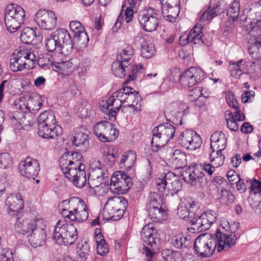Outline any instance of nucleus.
<instances>
[{
    "mask_svg": "<svg viewBox=\"0 0 261 261\" xmlns=\"http://www.w3.org/2000/svg\"><path fill=\"white\" fill-rule=\"evenodd\" d=\"M17 217L18 220L15 224V230L17 233L28 235L31 229L35 228V225H37V218L33 220L25 219L21 221L19 219V216Z\"/></svg>",
    "mask_w": 261,
    "mask_h": 261,
    "instance_id": "31",
    "label": "nucleus"
},
{
    "mask_svg": "<svg viewBox=\"0 0 261 261\" xmlns=\"http://www.w3.org/2000/svg\"><path fill=\"white\" fill-rule=\"evenodd\" d=\"M143 242L151 247L155 246L159 241V235L153 224L148 223L144 226L141 232Z\"/></svg>",
    "mask_w": 261,
    "mask_h": 261,
    "instance_id": "26",
    "label": "nucleus"
},
{
    "mask_svg": "<svg viewBox=\"0 0 261 261\" xmlns=\"http://www.w3.org/2000/svg\"><path fill=\"white\" fill-rule=\"evenodd\" d=\"M225 135L221 131L215 132L211 137V148L216 151H223L226 147Z\"/></svg>",
    "mask_w": 261,
    "mask_h": 261,
    "instance_id": "30",
    "label": "nucleus"
},
{
    "mask_svg": "<svg viewBox=\"0 0 261 261\" xmlns=\"http://www.w3.org/2000/svg\"><path fill=\"white\" fill-rule=\"evenodd\" d=\"M171 161L172 166L176 169L185 167L187 165L186 154L178 149L175 150L172 153Z\"/></svg>",
    "mask_w": 261,
    "mask_h": 261,
    "instance_id": "34",
    "label": "nucleus"
},
{
    "mask_svg": "<svg viewBox=\"0 0 261 261\" xmlns=\"http://www.w3.org/2000/svg\"><path fill=\"white\" fill-rule=\"evenodd\" d=\"M72 144L77 147L79 150L85 152L89 147V135L83 132L76 133L72 139Z\"/></svg>",
    "mask_w": 261,
    "mask_h": 261,
    "instance_id": "32",
    "label": "nucleus"
},
{
    "mask_svg": "<svg viewBox=\"0 0 261 261\" xmlns=\"http://www.w3.org/2000/svg\"><path fill=\"white\" fill-rule=\"evenodd\" d=\"M116 96H114V92L106 100L102 101V105L100 106V110L104 113V118L111 121H115L116 119V114L119 111L121 104L118 105Z\"/></svg>",
    "mask_w": 261,
    "mask_h": 261,
    "instance_id": "22",
    "label": "nucleus"
},
{
    "mask_svg": "<svg viewBox=\"0 0 261 261\" xmlns=\"http://www.w3.org/2000/svg\"><path fill=\"white\" fill-rule=\"evenodd\" d=\"M242 60L238 61L237 62L233 61H230L229 70L230 75L236 79H239L240 76L242 74V72L241 69L240 65Z\"/></svg>",
    "mask_w": 261,
    "mask_h": 261,
    "instance_id": "48",
    "label": "nucleus"
},
{
    "mask_svg": "<svg viewBox=\"0 0 261 261\" xmlns=\"http://www.w3.org/2000/svg\"><path fill=\"white\" fill-rule=\"evenodd\" d=\"M52 64L53 57L47 55L40 58L38 61V65L44 69L50 68Z\"/></svg>",
    "mask_w": 261,
    "mask_h": 261,
    "instance_id": "59",
    "label": "nucleus"
},
{
    "mask_svg": "<svg viewBox=\"0 0 261 261\" xmlns=\"http://www.w3.org/2000/svg\"><path fill=\"white\" fill-rule=\"evenodd\" d=\"M181 175L186 182L191 185H196L197 180L202 178L204 173L197 167H188L182 172Z\"/></svg>",
    "mask_w": 261,
    "mask_h": 261,
    "instance_id": "28",
    "label": "nucleus"
},
{
    "mask_svg": "<svg viewBox=\"0 0 261 261\" xmlns=\"http://www.w3.org/2000/svg\"><path fill=\"white\" fill-rule=\"evenodd\" d=\"M37 225H35V228H33L28 234L29 241L31 245L36 248L43 245L45 242L46 233L44 229L45 226L42 219L37 218Z\"/></svg>",
    "mask_w": 261,
    "mask_h": 261,
    "instance_id": "18",
    "label": "nucleus"
},
{
    "mask_svg": "<svg viewBox=\"0 0 261 261\" xmlns=\"http://www.w3.org/2000/svg\"><path fill=\"white\" fill-rule=\"evenodd\" d=\"M249 55L254 60H261V35L252 36L248 42Z\"/></svg>",
    "mask_w": 261,
    "mask_h": 261,
    "instance_id": "29",
    "label": "nucleus"
},
{
    "mask_svg": "<svg viewBox=\"0 0 261 261\" xmlns=\"http://www.w3.org/2000/svg\"><path fill=\"white\" fill-rule=\"evenodd\" d=\"M127 99L126 103L127 104L135 103L138 105V102L141 100L139 92L133 88V90H129L128 93L127 92Z\"/></svg>",
    "mask_w": 261,
    "mask_h": 261,
    "instance_id": "56",
    "label": "nucleus"
},
{
    "mask_svg": "<svg viewBox=\"0 0 261 261\" xmlns=\"http://www.w3.org/2000/svg\"><path fill=\"white\" fill-rule=\"evenodd\" d=\"M127 205L128 202L125 198L114 196L108 199L105 208L108 211L110 219L116 221L123 216Z\"/></svg>",
    "mask_w": 261,
    "mask_h": 261,
    "instance_id": "12",
    "label": "nucleus"
},
{
    "mask_svg": "<svg viewBox=\"0 0 261 261\" xmlns=\"http://www.w3.org/2000/svg\"><path fill=\"white\" fill-rule=\"evenodd\" d=\"M161 253L165 261H184V257L179 251L164 249Z\"/></svg>",
    "mask_w": 261,
    "mask_h": 261,
    "instance_id": "41",
    "label": "nucleus"
},
{
    "mask_svg": "<svg viewBox=\"0 0 261 261\" xmlns=\"http://www.w3.org/2000/svg\"><path fill=\"white\" fill-rule=\"evenodd\" d=\"M12 163V158L9 153H3L0 154V169H7L11 165Z\"/></svg>",
    "mask_w": 261,
    "mask_h": 261,
    "instance_id": "55",
    "label": "nucleus"
},
{
    "mask_svg": "<svg viewBox=\"0 0 261 261\" xmlns=\"http://www.w3.org/2000/svg\"><path fill=\"white\" fill-rule=\"evenodd\" d=\"M200 212L198 211L196 215L193 217V218H191L189 220L190 223L191 224L190 227L188 228V230L192 233H198L200 232L203 231V230L201 228V223H200L201 219L200 217Z\"/></svg>",
    "mask_w": 261,
    "mask_h": 261,
    "instance_id": "44",
    "label": "nucleus"
},
{
    "mask_svg": "<svg viewBox=\"0 0 261 261\" xmlns=\"http://www.w3.org/2000/svg\"><path fill=\"white\" fill-rule=\"evenodd\" d=\"M105 175V172L99 167L96 168L94 169H92L89 174V178H92V179L96 178L101 180L103 179Z\"/></svg>",
    "mask_w": 261,
    "mask_h": 261,
    "instance_id": "61",
    "label": "nucleus"
},
{
    "mask_svg": "<svg viewBox=\"0 0 261 261\" xmlns=\"http://www.w3.org/2000/svg\"><path fill=\"white\" fill-rule=\"evenodd\" d=\"M32 116L31 114L28 113L25 118L22 119V120L19 123L22 129L29 130L34 125L35 120Z\"/></svg>",
    "mask_w": 261,
    "mask_h": 261,
    "instance_id": "57",
    "label": "nucleus"
},
{
    "mask_svg": "<svg viewBox=\"0 0 261 261\" xmlns=\"http://www.w3.org/2000/svg\"><path fill=\"white\" fill-rule=\"evenodd\" d=\"M76 44L69 32L59 28L49 35L45 39V46L47 51H58L65 55L70 54Z\"/></svg>",
    "mask_w": 261,
    "mask_h": 261,
    "instance_id": "3",
    "label": "nucleus"
},
{
    "mask_svg": "<svg viewBox=\"0 0 261 261\" xmlns=\"http://www.w3.org/2000/svg\"><path fill=\"white\" fill-rule=\"evenodd\" d=\"M160 4L162 5V10L164 9L165 6L167 8H169V11H171L174 7H177L179 4V0H159Z\"/></svg>",
    "mask_w": 261,
    "mask_h": 261,
    "instance_id": "64",
    "label": "nucleus"
},
{
    "mask_svg": "<svg viewBox=\"0 0 261 261\" xmlns=\"http://www.w3.org/2000/svg\"><path fill=\"white\" fill-rule=\"evenodd\" d=\"M225 119L226 121L227 126L230 130L234 132L238 130V124L234 120L233 115L230 111H226L225 112Z\"/></svg>",
    "mask_w": 261,
    "mask_h": 261,
    "instance_id": "49",
    "label": "nucleus"
},
{
    "mask_svg": "<svg viewBox=\"0 0 261 261\" xmlns=\"http://www.w3.org/2000/svg\"><path fill=\"white\" fill-rule=\"evenodd\" d=\"M199 215L201 221V228L203 231L208 229L216 220V214L212 210L206 211Z\"/></svg>",
    "mask_w": 261,
    "mask_h": 261,
    "instance_id": "36",
    "label": "nucleus"
},
{
    "mask_svg": "<svg viewBox=\"0 0 261 261\" xmlns=\"http://www.w3.org/2000/svg\"><path fill=\"white\" fill-rule=\"evenodd\" d=\"M59 210L63 217L71 221H86L89 217V209L85 201L77 197H72L62 201Z\"/></svg>",
    "mask_w": 261,
    "mask_h": 261,
    "instance_id": "2",
    "label": "nucleus"
},
{
    "mask_svg": "<svg viewBox=\"0 0 261 261\" xmlns=\"http://www.w3.org/2000/svg\"><path fill=\"white\" fill-rule=\"evenodd\" d=\"M18 170L22 176L35 179L40 171V167L38 161L27 157L19 163Z\"/></svg>",
    "mask_w": 261,
    "mask_h": 261,
    "instance_id": "17",
    "label": "nucleus"
},
{
    "mask_svg": "<svg viewBox=\"0 0 261 261\" xmlns=\"http://www.w3.org/2000/svg\"><path fill=\"white\" fill-rule=\"evenodd\" d=\"M197 44L199 45H204L210 46L212 44V36L209 33H201L200 37L199 38Z\"/></svg>",
    "mask_w": 261,
    "mask_h": 261,
    "instance_id": "58",
    "label": "nucleus"
},
{
    "mask_svg": "<svg viewBox=\"0 0 261 261\" xmlns=\"http://www.w3.org/2000/svg\"><path fill=\"white\" fill-rule=\"evenodd\" d=\"M175 128L169 123H163L152 130L151 146L154 152L164 147L175 135Z\"/></svg>",
    "mask_w": 261,
    "mask_h": 261,
    "instance_id": "7",
    "label": "nucleus"
},
{
    "mask_svg": "<svg viewBox=\"0 0 261 261\" xmlns=\"http://www.w3.org/2000/svg\"><path fill=\"white\" fill-rule=\"evenodd\" d=\"M152 208L147 209L148 216L154 222H162L166 219L167 217V211L163 207Z\"/></svg>",
    "mask_w": 261,
    "mask_h": 261,
    "instance_id": "39",
    "label": "nucleus"
},
{
    "mask_svg": "<svg viewBox=\"0 0 261 261\" xmlns=\"http://www.w3.org/2000/svg\"><path fill=\"white\" fill-rule=\"evenodd\" d=\"M133 90L130 87H123L118 91L114 92V96H116L118 101L120 103L126 102L127 99V92Z\"/></svg>",
    "mask_w": 261,
    "mask_h": 261,
    "instance_id": "53",
    "label": "nucleus"
},
{
    "mask_svg": "<svg viewBox=\"0 0 261 261\" xmlns=\"http://www.w3.org/2000/svg\"><path fill=\"white\" fill-rule=\"evenodd\" d=\"M155 189L163 196H173L181 190L182 182L179 176L168 172L156 178Z\"/></svg>",
    "mask_w": 261,
    "mask_h": 261,
    "instance_id": "4",
    "label": "nucleus"
},
{
    "mask_svg": "<svg viewBox=\"0 0 261 261\" xmlns=\"http://www.w3.org/2000/svg\"><path fill=\"white\" fill-rule=\"evenodd\" d=\"M202 144V140L200 136L195 131V135L189 141L186 149L190 150H195L199 148Z\"/></svg>",
    "mask_w": 261,
    "mask_h": 261,
    "instance_id": "52",
    "label": "nucleus"
},
{
    "mask_svg": "<svg viewBox=\"0 0 261 261\" xmlns=\"http://www.w3.org/2000/svg\"><path fill=\"white\" fill-rule=\"evenodd\" d=\"M37 124L48 125L51 127H54L57 125V121L53 112L45 111L42 113L37 118Z\"/></svg>",
    "mask_w": 261,
    "mask_h": 261,
    "instance_id": "37",
    "label": "nucleus"
},
{
    "mask_svg": "<svg viewBox=\"0 0 261 261\" xmlns=\"http://www.w3.org/2000/svg\"><path fill=\"white\" fill-rule=\"evenodd\" d=\"M89 252L90 247L87 242L79 243L77 245V252L81 258H87Z\"/></svg>",
    "mask_w": 261,
    "mask_h": 261,
    "instance_id": "54",
    "label": "nucleus"
},
{
    "mask_svg": "<svg viewBox=\"0 0 261 261\" xmlns=\"http://www.w3.org/2000/svg\"><path fill=\"white\" fill-rule=\"evenodd\" d=\"M4 18L7 30L10 33H15L24 23L25 12L20 6L10 4L6 8Z\"/></svg>",
    "mask_w": 261,
    "mask_h": 261,
    "instance_id": "6",
    "label": "nucleus"
},
{
    "mask_svg": "<svg viewBox=\"0 0 261 261\" xmlns=\"http://www.w3.org/2000/svg\"><path fill=\"white\" fill-rule=\"evenodd\" d=\"M38 134L44 139L58 140L62 134V128L59 125H54V127L39 125H38Z\"/></svg>",
    "mask_w": 261,
    "mask_h": 261,
    "instance_id": "27",
    "label": "nucleus"
},
{
    "mask_svg": "<svg viewBox=\"0 0 261 261\" xmlns=\"http://www.w3.org/2000/svg\"><path fill=\"white\" fill-rule=\"evenodd\" d=\"M219 195V201L223 205H229L234 201L235 196L230 190L222 188Z\"/></svg>",
    "mask_w": 261,
    "mask_h": 261,
    "instance_id": "40",
    "label": "nucleus"
},
{
    "mask_svg": "<svg viewBox=\"0 0 261 261\" xmlns=\"http://www.w3.org/2000/svg\"><path fill=\"white\" fill-rule=\"evenodd\" d=\"M141 42V56L145 59H149L152 57L156 53V50L153 43L149 40H146L142 38Z\"/></svg>",
    "mask_w": 261,
    "mask_h": 261,
    "instance_id": "38",
    "label": "nucleus"
},
{
    "mask_svg": "<svg viewBox=\"0 0 261 261\" xmlns=\"http://www.w3.org/2000/svg\"><path fill=\"white\" fill-rule=\"evenodd\" d=\"M235 31V25L234 23H231L230 21L225 22L222 31V35L226 37H229L230 36L234 33Z\"/></svg>",
    "mask_w": 261,
    "mask_h": 261,
    "instance_id": "60",
    "label": "nucleus"
},
{
    "mask_svg": "<svg viewBox=\"0 0 261 261\" xmlns=\"http://www.w3.org/2000/svg\"><path fill=\"white\" fill-rule=\"evenodd\" d=\"M5 207L9 215L19 216L23 208L21 195L19 193L11 194L6 200Z\"/></svg>",
    "mask_w": 261,
    "mask_h": 261,
    "instance_id": "24",
    "label": "nucleus"
},
{
    "mask_svg": "<svg viewBox=\"0 0 261 261\" xmlns=\"http://www.w3.org/2000/svg\"><path fill=\"white\" fill-rule=\"evenodd\" d=\"M194 90L197 92V96H198V97L194 99V103L196 106L200 108L203 106L205 103L202 97L206 98L207 96H204L202 92V89L201 87H198V88H196Z\"/></svg>",
    "mask_w": 261,
    "mask_h": 261,
    "instance_id": "62",
    "label": "nucleus"
},
{
    "mask_svg": "<svg viewBox=\"0 0 261 261\" xmlns=\"http://www.w3.org/2000/svg\"><path fill=\"white\" fill-rule=\"evenodd\" d=\"M137 67L132 66L130 63L116 60L112 64V71L115 76L119 78L124 77L127 72L132 71V73L128 75V80L126 81L127 82L135 79L134 72L136 73L138 71Z\"/></svg>",
    "mask_w": 261,
    "mask_h": 261,
    "instance_id": "23",
    "label": "nucleus"
},
{
    "mask_svg": "<svg viewBox=\"0 0 261 261\" xmlns=\"http://www.w3.org/2000/svg\"><path fill=\"white\" fill-rule=\"evenodd\" d=\"M37 37V34L31 28H24L20 34V38L25 44H30Z\"/></svg>",
    "mask_w": 261,
    "mask_h": 261,
    "instance_id": "43",
    "label": "nucleus"
},
{
    "mask_svg": "<svg viewBox=\"0 0 261 261\" xmlns=\"http://www.w3.org/2000/svg\"><path fill=\"white\" fill-rule=\"evenodd\" d=\"M185 111H172L171 108L168 107L166 108L164 114L167 121L174 125H181L182 117Z\"/></svg>",
    "mask_w": 261,
    "mask_h": 261,
    "instance_id": "35",
    "label": "nucleus"
},
{
    "mask_svg": "<svg viewBox=\"0 0 261 261\" xmlns=\"http://www.w3.org/2000/svg\"><path fill=\"white\" fill-rule=\"evenodd\" d=\"M240 3L239 0H234L227 11V15L230 20L236 21L239 14Z\"/></svg>",
    "mask_w": 261,
    "mask_h": 261,
    "instance_id": "46",
    "label": "nucleus"
},
{
    "mask_svg": "<svg viewBox=\"0 0 261 261\" xmlns=\"http://www.w3.org/2000/svg\"><path fill=\"white\" fill-rule=\"evenodd\" d=\"M30 106L25 105L22 100H20L16 106H19V111L14 112L11 116H10V119L13 123L20 122L24 119L27 114H25L27 111H30L31 113H34L38 111L42 106V102L39 99L31 100Z\"/></svg>",
    "mask_w": 261,
    "mask_h": 261,
    "instance_id": "15",
    "label": "nucleus"
},
{
    "mask_svg": "<svg viewBox=\"0 0 261 261\" xmlns=\"http://www.w3.org/2000/svg\"><path fill=\"white\" fill-rule=\"evenodd\" d=\"M69 27L73 33V38L74 42L80 48L86 47L89 41L87 33L84 27L79 21L73 20L70 22Z\"/></svg>",
    "mask_w": 261,
    "mask_h": 261,
    "instance_id": "20",
    "label": "nucleus"
},
{
    "mask_svg": "<svg viewBox=\"0 0 261 261\" xmlns=\"http://www.w3.org/2000/svg\"><path fill=\"white\" fill-rule=\"evenodd\" d=\"M225 160L224 155L221 151L212 150L210 154V161L215 167L218 168L223 165Z\"/></svg>",
    "mask_w": 261,
    "mask_h": 261,
    "instance_id": "45",
    "label": "nucleus"
},
{
    "mask_svg": "<svg viewBox=\"0 0 261 261\" xmlns=\"http://www.w3.org/2000/svg\"><path fill=\"white\" fill-rule=\"evenodd\" d=\"M172 241L173 245L178 249L187 248L189 244V240L182 234L175 236Z\"/></svg>",
    "mask_w": 261,
    "mask_h": 261,
    "instance_id": "50",
    "label": "nucleus"
},
{
    "mask_svg": "<svg viewBox=\"0 0 261 261\" xmlns=\"http://www.w3.org/2000/svg\"><path fill=\"white\" fill-rule=\"evenodd\" d=\"M134 50L132 47L126 45L118 51L117 60L124 62L130 63L129 61L133 55Z\"/></svg>",
    "mask_w": 261,
    "mask_h": 261,
    "instance_id": "42",
    "label": "nucleus"
},
{
    "mask_svg": "<svg viewBox=\"0 0 261 261\" xmlns=\"http://www.w3.org/2000/svg\"><path fill=\"white\" fill-rule=\"evenodd\" d=\"M226 3L223 0H219L216 3L210 1L208 6L201 10L198 14V18L201 22L210 21L214 17L224 12Z\"/></svg>",
    "mask_w": 261,
    "mask_h": 261,
    "instance_id": "14",
    "label": "nucleus"
},
{
    "mask_svg": "<svg viewBox=\"0 0 261 261\" xmlns=\"http://www.w3.org/2000/svg\"><path fill=\"white\" fill-rule=\"evenodd\" d=\"M199 207L197 202L190 198H186L179 204L177 215L181 219L189 221L196 215L199 211Z\"/></svg>",
    "mask_w": 261,
    "mask_h": 261,
    "instance_id": "19",
    "label": "nucleus"
},
{
    "mask_svg": "<svg viewBox=\"0 0 261 261\" xmlns=\"http://www.w3.org/2000/svg\"><path fill=\"white\" fill-rule=\"evenodd\" d=\"M77 234L76 228L72 223L60 220L55 225L53 239L59 245H71L76 240Z\"/></svg>",
    "mask_w": 261,
    "mask_h": 261,
    "instance_id": "5",
    "label": "nucleus"
},
{
    "mask_svg": "<svg viewBox=\"0 0 261 261\" xmlns=\"http://www.w3.org/2000/svg\"><path fill=\"white\" fill-rule=\"evenodd\" d=\"M216 243L214 236L201 234L195 239L194 249L198 256L202 258L210 257L215 251Z\"/></svg>",
    "mask_w": 261,
    "mask_h": 261,
    "instance_id": "10",
    "label": "nucleus"
},
{
    "mask_svg": "<svg viewBox=\"0 0 261 261\" xmlns=\"http://www.w3.org/2000/svg\"><path fill=\"white\" fill-rule=\"evenodd\" d=\"M93 131L97 138L101 142H113L119 135V130L115 128V125L107 121H100L96 123L93 126Z\"/></svg>",
    "mask_w": 261,
    "mask_h": 261,
    "instance_id": "11",
    "label": "nucleus"
},
{
    "mask_svg": "<svg viewBox=\"0 0 261 261\" xmlns=\"http://www.w3.org/2000/svg\"><path fill=\"white\" fill-rule=\"evenodd\" d=\"M83 156L77 152L64 153L59 160L60 167L65 177L73 184L82 188L86 183L85 166L81 163Z\"/></svg>",
    "mask_w": 261,
    "mask_h": 261,
    "instance_id": "1",
    "label": "nucleus"
},
{
    "mask_svg": "<svg viewBox=\"0 0 261 261\" xmlns=\"http://www.w3.org/2000/svg\"><path fill=\"white\" fill-rule=\"evenodd\" d=\"M250 193L253 194H259L261 195V182L255 178H253V182L249 187Z\"/></svg>",
    "mask_w": 261,
    "mask_h": 261,
    "instance_id": "63",
    "label": "nucleus"
},
{
    "mask_svg": "<svg viewBox=\"0 0 261 261\" xmlns=\"http://www.w3.org/2000/svg\"><path fill=\"white\" fill-rule=\"evenodd\" d=\"M136 160V154L133 150L125 152L122 155L119 163L121 168H125L126 171H130L134 166Z\"/></svg>",
    "mask_w": 261,
    "mask_h": 261,
    "instance_id": "33",
    "label": "nucleus"
},
{
    "mask_svg": "<svg viewBox=\"0 0 261 261\" xmlns=\"http://www.w3.org/2000/svg\"><path fill=\"white\" fill-rule=\"evenodd\" d=\"M206 77L200 68L191 67L180 74L179 82L185 88H191L201 83Z\"/></svg>",
    "mask_w": 261,
    "mask_h": 261,
    "instance_id": "13",
    "label": "nucleus"
},
{
    "mask_svg": "<svg viewBox=\"0 0 261 261\" xmlns=\"http://www.w3.org/2000/svg\"><path fill=\"white\" fill-rule=\"evenodd\" d=\"M160 12L151 7H146L138 14V20L141 28L146 32L155 31L159 24Z\"/></svg>",
    "mask_w": 261,
    "mask_h": 261,
    "instance_id": "9",
    "label": "nucleus"
},
{
    "mask_svg": "<svg viewBox=\"0 0 261 261\" xmlns=\"http://www.w3.org/2000/svg\"><path fill=\"white\" fill-rule=\"evenodd\" d=\"M202 28L201 26L195 25L188 34L191 42L194 44H197V43L199 39V38L202 33Z\"/></svg>",
    "mask_w": 261,
    "mask_h": 261,
    "instance_id": "51",
    "label": "nucleus"
},
{
    "mask_svg": "<svg viewBox=\"0 0 261 261\" xmlns=\"http://www.w3.org/2000/svg\"><path fill=\"white\" fill-rule=\"evenodd\" d=\"M35 21L38 25L44 30H51L57 24V18L53 11L39 10L35 15Z\"/></svg>",
    "mask_w": 261,
    "mask_h": 261,
    "instance_id": "21",
    "label": "nucleus"
},
{
    "mask_svg": "<svg viewBox=\"0 0 261 261\" xmlns=\"http://www.w3.org/2000/svg\"><path fill=\"white\" fill-rule=\"evenodd\" d=\"M36 56L28 47L20 48L17 54L13 53L10 59V68L17 72L31 68V64L36 61Z\"/></svg>",
    "mask_w": 261,
    "mask_h": 261,
    "instance_id": "8",
    "label": "nucleus"
},
{
    "mask_svg": "<svg viewBox=\"0 0 261 261\" xmlns=\"http://www.w3.org/2000/svg\"><path fill=\"white\" fill-rule=\"evenodd\" d=\"M194 135L195 131L192 129H187L181 132L178 137V144L181 146L186 148L191 138L193 137Z\"/></svg>",
    "mask_w": 261,
    "mask_h": 261,
    "instance_id": "47",
    "label": "nucleus"
},
{
    "mask_svg": "<svg viewBox=\"0 0 261 261\" xmlns=\"http://www.w3.org/2000/svg\"><path fill=\"white\" fill-rule=\"evenodd\" d=\"M132 185L131 177L124 171H116L111 178L110 189L117 190L118 193H123L129 190Z\"/></svg>",
    "mask_w": 261,
    "mask_h": 261,
    "instance_id": "16",
    "label": "nucleus"
},
{
    "mask_svg": "<svg viewBox=\"0 0 261 261\" xmlns=\"http://www.w3.org/2000/svg\"><path fill=\"white\" fill-rule=\"evenodd\" d=\"M214 236L216 238L218 252H220L225 248L229 249L232 247L236 244L238 239L234 234V231L230 234L224 233L218 229H217Z\"/></svg>",
    "mask_w": 261,
    "mask_h": 261,
    "instance_id": "25",
    "label": "nucleus"
}]
</instances>
